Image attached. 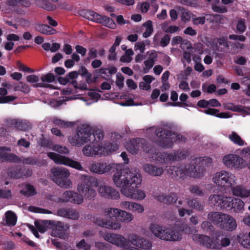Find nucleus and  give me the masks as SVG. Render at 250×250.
I'll list each match as a JSON object with an SVG mask.
<instances>
[{"mask_svg":"<svg viewBox=\"0 0 250 250\" xmlns=\"http://www.w3.org/2000/svg\"><path fill=\"white\" fill-rule=\"evenodd\" d=\"M47 156L57 164L63 165L79 170H83V167L79 162L54 152H48Z\"/></svg>","mask_w":250,"mask_h":250,"instance_id":"obj_16","label":"nucleus"},{"mask_svg":"<svg viewBox=\"0 0 250 250\" xmlns=\"http://www.w3.org/2000/svg\"><path fill=\"white\" fill-rule=\"evenodd\" d=\"M121 166L115 163H107L105 162H96L92 163L90 167V170L98 174H104L109 172L117 170L115 173L120 172L124 169L119 170Z\"/></svg>","mask_w":250,"mask_h":250,"instance_id":"obj_13","label":"nucleus"},{"mask_svg":"<svg viewBox=\"0 0 250 250\" xmlns=\"http://www.w3.org/2000/svg\"><path fill=\"white\" fill-rule=\"evenodd\" d=\"M143 26L146 29L143 34V36L144 38H147L151 35L153 31L152 22L151 21H147L143 24Z\"/></svg>","mask_w":250,"mask_h":250,"instance_id":"obj_43","label":"nucleus"},{"mask_svg":"<svg viewBox=\"0 0 250 250\" xmlns=\"http://www.w3.org/2000/svg\"><path fill=\"white\" fill-rule=\"evenodd\" d=\"M54 123L56 125H59L62 127L72 126L74 125V124L72 122H65L58 118L54 119Z\"/></svg>","mask_w":250,"mask_h":250,"instance_id":"obj_50","label":"nucleus"},{"mask_svg":"<svg viewBox=\"0 0 250 250\" xmlns=\"http://www.w3.org/2000/svg\"><path fill=\"white\" fill-rule=\"evenodd\" d=\"M10 151L8 147H0V161L18 162L20 160L16 155L9 153Z\"/></svg>","mask_w":250,"mask_h":250,"instance_id":"obj_25","label":"nucleus"},{"mask_svg":"<svg viewBox=\"0 0 250 250\" xmlns=\"http://www.w3.org/2000/svg\"><path fill=\"white\" fill-rule=\"evenodd\" d=\"M155 198L158 201L166 204H176L177 196L175 194H172L170 195L166 196L162 193H160L155 195ZM176 207L178 205L176 204Z\"/></svg>","mask_w":250,"mask_h":250,"instance_id":"obj_29","label":"nucleus"},{"mask_svg":"<svg viewBox=\"0 0 250 250\" xmlns=\"http://www.w3.org/2000/svg\"><path fill=\"white\" fill-rule=\"evenodd\" d=\"M114 183L121 188V192L125 197L138 201L145 199V192L138 189L142 183L141 175L136 172L124 169L113 175Z\"/></svg>","mask_w":250,"mask_h":250,"instance_id":"obj_2","label":"nucleus"},{"mask_svg":"<svg viewBox=\"0 0 250 250\" xmlns=\"http://www.w3.org/2000/svg\"><path fill=\"white\" fill-rule=\"evenodd\" d=\"M98 191L103 197L111 199L117 200L120 198L119 192L113 188L106 185H102L99 186Z\"/></svg>","mask_w":250,"mask_h":250,"instance_id":"obj_20","label":"nucleus"},{"mask_svg":"<svg viewBox=\"0 0 250 250\" xmlns=\"http://www.w3.org/2000/svg\"><path fill=\"white\" fill-rule=\"evenodd\" d=\"M117 68L113 66H109L108 68H102L101 69V73L103 74H106L107 72L110 75L116 73Z\"/></svg>","mask_w":250,"mask_h":250,"instance_id":"obj_60","label":"nucleus"},{"mask_svg":"<svg viewBox=\"0 0 250 250\" xmlns=\"http://www.w3.org/2000/svg\"><path fill=\"white\" fill-rule=\"evenodd\" d=\"M144 140L141 139L131 140L126 146V149L134 154L143 149L145 152L148 153V156L151 160L165 164H171L185 157V154L182 151L167 153L164 152H156L152 148L147 150V147L144 145Z\"/></svg>","mask_w":250,"mask_h":250,"instance_id":"obj_3","label":"nucleus"},{"mask_svg":"<svg viewBox=\"0 0 250 250\" xmlns=\"http://www.w3.org/2000/svg\"><path fill=\"white\" fill-rule=\"evenodd\" d=\"M47 223L51 224L50 229L52 230V235L61 238H65L66 232L69 228L68 226L59 221H51V222H48Z\"/></svg>","mask_w":250,"mask_h":250,"instance_id":"obj_19","label":"nucleus"},{"mask_svg":"<svg viewBox=\"0 0 250 250\" xmlns=\"http://www.w3.org/2000/svg\"><path fill=\"white\" fill-rule=\"evenodd\" d=\"M84 198L78 192H75L72 190H67L63 192L62 197L58 198L55 201L58 203L70 202L77 205L82 204L83 202Z\"/></svg>","mask_w":250,"mask_h":250,"instance_id":"obj_17","label":"nucleus"},{"mask_svg":"<svg viewBox=\"0 0 250 250\" xmlns=\"http://www.w3.org/2000/svg\"><path fill=\"white\" fill-rule=\"evenodd\" d=\"M233 61L235 63L241 65H245L247 62L246 59L245 57L240 56H235L233 59Z\"/></svg>","mask_w":250,"mask_h":250,"instance_id":"obj_58","label":"nucleus"},{"mask_svg":"<svg viewBox=\"0 0 250 250\" xmlns=\"http://www.w3.org/2000/svg\"><path fill=\"white\" fill-rule=\"evenodd\" d=\"M147 133H154L156 138L155 142L163 147L168 148L172 146L174 142H185L186 138L182 135L172 133L164 127L156 128L154 127L147 130Z\"/></svg>","mask_w":250,"mask_h":250,"instance_id":"obj_6","label":"nucleus"},{"mask_svg":"<svg viewBox=\"0 0 250 250\" xmlns=\"http://www.w3.org/2000/svg\"><path fill=\"white\" fill-rule=\"evenodd\" d=\"M20 159V161L18 162H14L15 163H19L21 162L23 164H28V165H35L37 164V160L32 157H28V158H19Z\"/></svg>","mask_w":250,"mask_h":250,"instance_id":"obj_51","label":"nucleus"},{"mask_svg":"<svg viewBox=\"0 0 250 250\" xmlns=\"http://www.w3.org/2000/svg\"><path fill=\"white\" fill-rule=\"evenodd\" d=\"M145 43L143 42H139L136 43L134 49L135 50H139L141 53H144L145 50Z\"/></svg>","mask_w":250,"mask_h":250,"instance_id":"obj_63","label":"nucleus"},{"mask_svg":"<svg viewBox=\"0 0 250 250\" xmlns=\"http://www.w3.org/2000/svg\"><path fill=\"white\" fill-rule=\"evenodd\" d=\"M102 19L101 22L100 23L111 29H114L116 27V24L112 19L106 16H102Z\"/></svg>","mask_w":250,"mask_h":250,"instance_id":"obj_45","label":"nucleus"},{"mask_svg":"<svg viewBox=\"0 0 250 250\" xmlns=\"http://www.w3.org/2000/svg\"><path fill=\"white\" fill-rule=\"evenodd\" d=\"M39 4L42 8L48 11L53 10L55 9V5L50 0H41Z\"/></svg>","mask_w":250,"mask_h":250,"instance_id":"obj_44","label":"nucleus"},{"mask_svg":"<svg viewBox=\"0 0 250 250\" xmlns=\"http://www.w3.org/2000/svg\"><path fill=\"white\" fill-rule=\"evenodd\" d=\"M57 214L60 216L73 220L77 219L79 217V214L76 210L70 208L59 209Z\"/></svg>","mask_w":250,"mask_h":250,"instance_id":"obj_28","label":"nucleus"},{"mask_svg":"<svg viewBox=\"0 0 250 250\" xmlns=\"http://www.w3.org/2000/svg\"><path fill=\"white\" fill-rule=\"evenodd\" d=\"M202 89L203 91L207 92L208 93H211L216 90V87L213 84L207 85V84L204 83L202 85Z\"/></svg>","mask_w":250,"mask_h":250,"instance_id":"obj_54","label":"nucleus"},{"mask_svg":"<svg viewBox=\"0 0 250 250\" xmlns=\"http://www.w3.org/2000/svg\"><path fill=\"white\" fill-rule=\"evenodd\" d=\"M228 138L234 144L239 146H243L245 145V141L235 132H232L228 135Z\"/></svg>","mask_w":250,"mask_h":250,"instance_id":"obj_38","label":"nucleus"},{"mask_svg":"<svg viewBox=\"0 0 250 250\" xmlns=\"http://www.w3.org/2000/svg\"><path fill=\"white\" fill-rule=\"evenodd\" d=\"M245 205L242 199L235 198L230 210L235 213H242L245 210Z\"/></svg>","mask_w":250,"mask_h":250,"instance_id":"obj_33","label":"nucleus"},{"mask_svg":"<svg viewBox=\"0 0 250 250\" xmlns=\"http://www.w3.org/2000/svg\"><path fill=\"white\" fill-rule=\"evenodd\" d=\"M22 188L20 192L23 195L27 196L34 195L36 194L35 188L30 185H23Z\"/></svg>","mask_w":250,"mask_h":250,"instance_id":"obj_42","label":"nucleus"},{"mask_svg":"<svg viewBox=\"0 0 250 250\" xmlns=\"http://www.w3.org/2000/svg\"><path fill=\"white\" fill-rule=\"evenodd\" d=\"M48 222H51L50 220H44L42 222H35V227L36 228H35L33 226H30L29 228L32 231L34 235L37 237H39V235L36 229H38L39 231L41 233H43L46 231L47 230V228L50 229L51 224H49V223H47Z\"/></svg>","mask_w":250,"mask_h":250,"instance_id":"obj_26","label":"nucleus"},{"mask_svg":"<svg viewBox=\"0 0 250 250\" xmlns=\"http://www.w3.org/2000/svg\"><path fill=\"white\" fill-rule=\"evenodd\" d=\"M39 78L35 75H31L27 77V81L32 83H35L34 85L36 87H48L51 86V84L43 83H38Z\"/></svg>","mask_w":250,"mask_h":250,"instance_id":"obj_39","label":"nucleus"},{"mask_svg":"<svg viewBox=\"0 0 250 250\" xmlns=\"http://www.w3.org/2000/svg\"><path fill=\"white\" fill-rule=\"evenodd\" d=\"M51 149L53 150L58 152L61 154L66 155L69 153V150L68 148L62 145H54L52 146Z\"/></svg>","mask_w":250,"mask_h":250,"instance_id":"obj_46","label":"nucleus"},{"mask_svg":"<svg viewBox=\"0 0 250 250\" xmlns=\"http://www.w3.org/2000/svg\"><path fill=\"white\" fill-rule=\"evenodd\" d=\"M81 182L77 187V191L85 199H91L96 194L93 187H97L99 184L98 180L88 175H83L81 177Z\"/></svg>","mask_w":250,"mask_h":250,"instance_id":"obj_8","label":"nucleus"},{"mask_svg":"<svg viewBox=\"0 0 250 250\" xmlns=\"http://www.w3.org/2000/svg\"><path fill=\"white\" fill-rule=\"evenodd\" d=\"M191 14L186 10H183L181 15V20L183 21L186 22L190 20Z\"/></svg>","mask_w":250,"mask_h":250,"instance_id":"obj_59","label":"nucleus"},{"mask_svg":"<svg viewBox=\"0 0 250 250\" xmlns=\"http://www.w3.org/2000/svg\"><path fill=\"white\" fill-rule=\"evenodd\" d=\"M42 82L44 83V82L46 83H51L53 82L55 80V77L53 74L48 73L46 75L42 76L41 78Z\"/></svg>","mask_w":250,"mask_h":250,"instance_id":"obj_57","label":"nucleus"},{"mask_svg":"<svg viewBox=\"0 0 250 250\" xmlns=\"http://www.w3.org/2000/svg\"><path fill=\"white\" fill-rule=\"evenodd\" d=\"M16 99V97L14 96H6L5 97H0V104L7 103L13 101Z\"/></svg>","mask_w":250,"mask_h":250,"instance_id":"obj_61","label":"nucleus"},{"mask_svg":"<svg viewBox=\"0 0 250 250\" xmlns=\"http://www.w3.org/2000/svg\"><path fill=\"white\" fill-rule=\"evenodd\" d=\"M5 224L8 226H14L17 223V217L16 214L10 210L7 211L5 213Z\"/></svg>","mask_w":250,"mask_h":250,"instance_id":"obj_34","label":"nucleus"},{"mask_svg":"<svg viewBox=\"0 0 250 250\" xmlns=\"http://www.w3.org/2000/svg\"><path fill=\"white\" fill-rule=\"evenodd\" d=\"M128 241L134 246L145 250H150L152 247V242L135 233L128 235Z\"/></svg>","mask_w":250,"mask_h":250,"instance_id":"obj_18","label":"nucleus"},{"mask_svg":"<svg viewBox=\"0 0 250 250\" xmlns=\"http://www.w3.org/2000/svg\"><path fill=\"white\" fill-rule=\"evenodd\" d=\"M212 181L219 187L229 188L236 184L237 178L229 171L221 170L214 174Z\"/></svg>","mask_w":250,"mask_h":250,"instance_id":"obj_11","label":"nucleus"},{"mask_svg":"<svg viewBox=\"0 0 250 250\" xmlns=\"http://www.w3.org/2000/svg\"><path fill=\"white\" fill-rule=\"evenodd\" d=\"M99 234L105 241L117 246L118 247L125 248V250H140L137 247L128 246L126 248L128 240L123 235L114 233H105L100 231Z\"/></svg>","mask_w":250,"mask_h":250,"instance_id":"obj_12","label":"nucleus"},{"mask_svg":"<svg viewBox=\"0 0 250 250\" xmlns=\"http://www.w3.org/2000/svg\"><path fill=\"white\" fill-rule=\"evenodd\" d=\"M223 219L220 224V227L227 230L232 231L237 227L236 221L233 217L228 214L223 215Z\"/></svg>","mask_w":250,"mask_h":250,"instance_id":"obj_24","label":"nucleus"},{"mask_svg":"<svg viewBox=\"0 0 250 250\" xmlns=\"http://www.w3.org/2000/svg\"><path fill=\"white\" fill-rule=\"evenodd\" d=\"M224 109L234 112H245L246 107L239 104H234L232 103H226L223 104Z\"/></svg>","mask_w":250,"mask_h":250,"instance_id":"obj_36","label":"nucleus"},{"mask_svg":"<svg viewBox=\"0 0 250 250\" xmlns=\"http://www.w3.org/2000/svg\"><path fill=\"white\" fill-rule=\"evenodd\" d=\"M144 171L148 174L152 176H160L164 172L163 167H158L151 164H145L143 166Z\"/></svg>","mask_w":250,"mask_h":250,"instance_id":"obj_23","label":"nucleus"},{"mask_svg":"<svg viewBox=\"0 0 250 250\" xmlns=\"http://www.w3.org/2000/svg\"><path fill=\"white\" fill-rule=\"evenodd\" d=\"M235 197L224 195H212L209 197V204L221 208L230 210Z\"/></svg>","mask_w":250,"mask_h":250,"instance_id":"obj_14","label":"nucleus"},{"mask_svg":"<svg viewBox=\"0 0 250 250\" xmlns=\"http://www.w3.org/2000/svg\"><path fill=\"white\" fill-rule=\"evenodd\" d=\"M174 229L166 228L160 225L152 223L149 227L151 232L156 237L166 241H176L181 239L182 233H190L191 228L187 224Z\"/></svg>","mask_w":250,"mask_h":250,"instance_id":"obj_5","label":"nucleus"},{"mask_svg":"<svg viewBox=\"0 0 250 250\" xmlns=\"http://www.w3.org/2000/svg\"><path fill=\"white\" fill-rule=\"evenodd\" d=\"M124 77L123 76L118 73L116 75V84L120 88L122 89L124 86Z\"/></svg>","mask_w":250,"mask_h":250,"instance_id":"obj_56","label":"nucleus"},{"mask_svg":"<svg viewBox=\"0 0 250 250\" xmlns=\"http://www.w3.org/2000/svg\"><path fill=\"white\" fill-rule=\"evenodd\" d=\"M7 2L10 6H16L20 4L27 7L30 5V3L27 0H7Z\"/></svg>","mask_w":250,"mask_h":250,"instance_id":"obj_47","label":"nucleus"},{"mask_svg":"<svg viewBox=\"0 0 250 250\" xmlns=\"http://www.w3.org/2000/svg\"><path fill=\"white\" fill-rule=\"evenodd\" d=\"M77 247L79 250H88L90 249V246L85 243L84 240H81Z\"/></svg>","mask_w":250,"mask_h":250,"instance_id":"obj_62","label":"nucleus"},{"mask_svg":"<svg viewBox=\"0 0 250 250\" xmlns=\"http://www.w3.org/2000/svg\"><path fill=\"white\" fill-rule=\"evenodd\" d=\"M192 239L198 244L212 249H219L222 247L228 246L230 244V240L226 237H216L215 240H211L209 237L199 234L192 235Z\"/></svg>","mask_w":250,"mask_h":250,"instance_id":"obj_9","label":"nucleus"},{"mask_svg":"<svg viewBox=\"0 0 250 250\" xmlns=\"http://www.w3.org/2000/svg\"><path fill=\"white\" fill-rule=\"evenodd\" d=\"M83 17L91 21L99 23L101 22L102 16L91 10L83 11L82 12Z\"/></svg>","mask_w":250,"mask_h":250,"instance_id":"obj_32","label":"nucleus"},{"mask_svg":"<svg viewBox=\"0 0 250 250\" xmlns=\"http://www.w3.org/2000/svg\"><path fill=\"white\" fill-rule=\"evenodd\" d=\"M51 173L52 180L58 186L64 188H72V182L68 178L70 173L68 169L62 167H53L51 169Z\"/></svg>","mask_w":250,"mask_h":250,"instance_id":"obj_10","label":"nucleus"},{"mask_svg":"<svg viewBox=\"0 0 250 250\" xmlns=\"http://www.w3.org/2000/svg\"><path fill=\"white\" fill-rule=\"evenodd\" d=\"M241 154L245 157H249L250 160L248 163L246 164V166L250 170V146L245 147L241 150Z\"/></svg>","mask_w":250,"mask_h":250,"instance_id":"obj_52","label":"nucleus"},{"mask_svg":"<svg viewBox=\"0 0 250 250\" xmlns=\"http://www.w3.org/2000/svg\"><path fill=\"white\" fill-rule=\"evenodd\" d=\"M119 207L122 209L128 210L135 213L141 214L145 211L142 205L135 202L122 201L120 202Z\"/></svg>","mask_w":250,"mask_h":250,"instance_id":"obj_21","label":"nucleus"},{"mask_svg":"<svg viewBox=\"0 0 250 250\" xmlns=\"http://www.w3.org/2000/svg\"><path fill=\"white\" fill-rule=\"evenodd\" d=\"M162 30L166 33H174L178 31L179 27L175 25H169L167 22H164L161 25Z\"/></svg>","mask_w":250,"mask_h":250,"instance_id":"obj_41","label":"nucleus"},{"mask_svg":"<svg viewBox=\"0 0 250 250\" xmlns=\"http://www.w3.org/2000/svg\"><path fill=\"white\" fill-rule=\"evenodd\" d=\"M134 52L132 49H129L126 50L124 55L120 58V61L122 62H129L132 60L131 56L133 55Z\"/></svg>","mask_w":250,"mask_h":250,"instance_id":"obj_48","label":"nucleus"},{"mask_svg":"<svg viewBox=\"0 0 250 250\" xmlns=\"http://www.w3.org/2000/svg\"><path fill=\"white\" fill-rule=\"evenodd\" d=\"M87 95L88 97V100H85L83 98L80 97V95H75L70 98V100L80 99L86 102V104L89 105L93 103L96 102L100 98V95L97 92L93 90L89 91Z\"/></svg>","mask_w":250,"mask_h":250,"instance_id":"obj_27","label":"nucleus"},{"mask_svg":"<svg viewBox=\"0 0 250 250\" xmlns=\"http://www.w3.org/2000/svg\"><path fill=\"white\" fill-rule=\"evenodd\" d=\"M224 165L228 168L241 169L246 167V162L242 157L235 154L225 155L223 158Z\"/></svg>","mask_w":250,"mask_h":250,"instance_id":"obj_15","label":"nucleus"},{"mask_svg":"<svg viewBox=\"0 0 250 250\" xmlns=\"http://www.w3.org/2000/svg\"><path fill=\"white\" fill-rule=\"evenodd\" d=\"M241 242V243L244 247L246 248H250V231L249 233V234L245 238L243 239V240L240 239L239 240Z\"/></svg>","mask_w":250,"mask_h":250,"instance_id":"obj_64","label":"nucleus"},{"mask_svg":"<svg viewBox=\"0 0 250 250\" xmlns=\"http://www.w3.org/2000/svg\"><path fill=\"white\" fill-rule=\"evenodd\" d=\"M103 138L102 131L97 130L93 133L89 125L83 124L78 126L76 133L68 137V141L72 146L77 147H81L89 142V144L85 145L82 149L83 153L86 157L106 156L118 149L117 142L101 143Z\"/></svg>","mask_w":250,"mask_h":250,"instance_id":"obj_1","label":"nucleus"},{"mask_svg":"<svg viewBox=\"0 0 250 250\" xmlns=\"http://www.w3.org/2000/svg\"><path fill=\"white\" fill-rule=\"evenodd\" d=\"M231 191L233 196L242 199L247 198L250 197V187L243 185H238L232 187Z\"/></svg>","mask_w":250,"mask_h":250,"instance_id":"obj_22","label":"nucleus"},{"mask_svg":"<svg viewBox=\"0 0 250 250\" xmlns=\"http://www.w3.org/2000/svg\"><path fill=\"white\" fill-rule=\"evenodd\" d=\"M212 162L211 158L208 157L196 158L191 161L185 167H173L171 173L174 176L179 178H185L188 175L192 177L202 176L206 170V168L210 166Z\"/></svg>","mask_w":250,"mask_h":250,"instance_id":"obj_4","label":"nucleus"},{"mask_svg":"<svg viewBox=\"0 0 250 250\" xmlns=\"http://www.w3.org/2000/svg\"><path fill=\"white\" fill-rule=\"evenodd\" d=\"M14 91H20L27 93L29 92L30 88L27 84L20 83L19 84L15 85Z\"/></svg>","mask_w":250,"mask_h":250,"instance_id":"obj_49","label":"nucleus"},{"mask_svg":"<svg viewBox=\"0 0 250 250\" xmlns=\"http://www.w3.org/2000/svg\"><path fill=\"white\" fill-rule=\"evenodd\" d=\"M188 205L197 210L203 209V206L195 200H190L188 202Z\"/></svg>","mask_w":250,"mask_h":250,"instance_id":"obj_53","label":"nucleus"},{"mask_svg":"<svg viewBox=\"0 0 250 250\" xmlns=\"http://www.w3.org/2000/svg\"><path fill=\"white\" fill-rule=\"evenodd\" d=\"M31 171L28 170L27 171V174L22 175L20 172L14 171V172H11L10 174V176L13 178H20L26 177L27 176L31 175Z\"/></svg>","mask_w":250,"mask_h":250,"instance_id":"obj_55","label":"nucleus"},{"mask_svg":"<svg viewBox=\"0 0 250 250\" xmlns=\"http://www.w3.org/2000/svg\"><path fill=\"white\" fill-rule=\"evenodd\" d=\"M155 198L158 201L166 204H176L177 196L175 194H172L170 195L166 196L162 193H160L155 195ZM176 207L178 205L176 204Z\"/></svg>","mask_w":250,"mask_h":250,"instance_id":"obj_30","label":"nucleus"},{"mask_svg":"<svg viewBox=\"0 0 250 250\" xmlns=\"http://www.w3.org/2000/svg\"><path fill=\"white\" fill-rule=\"evenodd\" d=\"M218 110L214 108H210L204 111V112L208 115H213L220 118H229L230 116L227 113H218Z\"/></svg>","mask_w":250,"mask_h":250,"instance_id":"obj_40","label":"nucleus"},{"mask_svg":"<svg viewBox=\"0 0 250 250\" xmlns=\"http://www.w3.org/2000/svg\"><path fill=\"white\" fill-rule=\"evenodd\" d=\"M225 214L218 212H211L208 215V219L220 227V224L222 223L221 220L223 219V215Z\"/></svg>","mask_w":250,"mask_h":250,"instance_id":"obj_35","label":"nucleus"},{"mask_svg":"<svg viewBox=\"0 0 250 250\" xmlns=\"http://www.w3.org/2000/svg\"><path fill=\"white\" fill-rule=\"evenodd\" d=\"M120 209L116 208H106L104 210V215L105 219L99 216L93 217V221L97 225L106 229L118 230L121 228V224L114 220L113 218H117Z\"/></svg>","mask_w":250,"mask_h":250,"instance_id":"obj_7","label":"nucleus"},{"mask_svg":"<svg viewBox=\"0 0 250 250\" xmlns=\"http://www.w3.org/2000/svg\"><path fill=\"white\" fill-rule=\"evenodd\" d=\"M121 221L125 223H129L131 222L134 218L133 214L128 211H125V209L120 210L118 217Z\"/></svg>","mask_w":250,"mask_h":250,"instance_id":"obj_37","label":"nucleus"},{"mask_svg":"<svg viewBox=\"0 0 250 250\" xmlns=\"http://www.w3.org/2000/svg\"><path fill=\"white\" fill-rule=\"evenodd\" d=\"M36 31L42 34L50 35L56 33V30L52 27L44 24L37 23L35 26Z\"/></svg>","mask_w":250,"mask_h":250,"instance_id":"obj_31","label":"nucleus"}]
</instances>
